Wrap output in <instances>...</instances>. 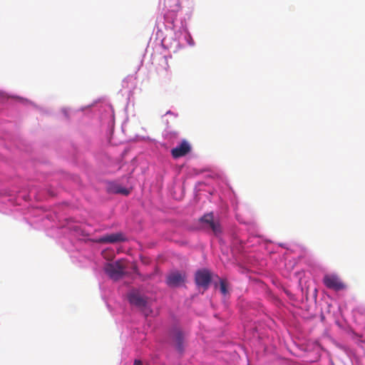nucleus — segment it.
<instances>
[{
	"label": "nucleus",
	"mask_w": 365,
	"mask_h": 365,
	"mask_svg": "<svg viewBox=\"0 0 365 365\" xmlns=\"http://www.w3.org/2000/svg\"><path fill=\"white\" fill-rule=\"evenodd\" d=\"M125 261L119 259L113 263H108L104 267L105 272L113 279L118 280L125 274Z\"/></svg>",
	"instance_id": "obj_1"
},
{
	"label": "nucleus",
	"mask_w": 365,
	"mask_h": 365,
	"mask_svg": "<svg viewBox=\"0 0 365 365\" xmlns=\"http://www.w3.org/2000/svg\"><path fill=\"white\" fill-rule=\"evenodd\" d=\"M128 302L130 304L143 309L147 305V298L141 294L137 289H131L127 294Z\"/></svg>",
	"instance_id": "obj_2"
},
{
	"label": "nucleus",
	"mask_w": 365,
	"mask_h": 365,
	"mask_svg": "<svg viewBox=\"0 0 365 365\" xmlns=\"http://www.w3.org/2000/svg\"><path fill=\"white\" fill-rule=\"evenodd\" d=\"M324 285L331 289L339 291L345 289V284L335 274H325L323 278Z\"/></svg>",
	"instance_id": "obj_3"
},
{
	"label": "nucleus",
	"mask_w": 365,
	"mask_h": 365,
	"mask_svg": "<svg viewBox=\"0 0 365 365\" xmlns=\"http://www.w3.org/2000/svg\"><path fill=\"white\" fill-rule=\"evenodd\" d=\"M195 279L197 286L206 289L211 282V274L207 269L199 270L195 274Z\"/></svg>",
	"instance_id": "obj_4"
},
{
	"label": "nucleus",
	"mask_w": 365,
	"mask_h": 365,
	"mask_svg": "<svg viewBox=\"0 0 365 365\" xmlns=\"http://www.w3.org/2000/svg\"><path fill=\"white\" fill-rule=\"evenodd\" d=\"M191 150V145L186 140H182L179 145L171 150V155L174 158H179L186 155Z\"/></svg>",
	"instance_id": "obj_5"
},
{
	"label": "nucleus",
	"mask_w": 365,
	"mask_h": 365,
	"mask_svg": "<svg viewBox=\"0 0 365 365\" xmlns=\"http://www.w3.org/2000/svg\"><path fill=\"white\" fill-rule=\"evenodd\" d=\"M201 222L210 228L215 235L221 233L220 225L215 221L212 213L206 214L201 217Z\"/></svg>",
	"instance_id": "obj_6"
},
{
	"label": "nucleus",
	"mask_w": 365,
	"mask_h": 365,
	"mask_svg": "<svg viewBox=\"0 0 365 365\" xmlns=\"http://www.w3.org/2000/svg\"><path fill=\"white\" fill-rule=\"evenodd\" d=\"M125 240L126 237L122 232H116L102 236L97 240V242L99 243H115Z\"/></svg>",
	"instance_id": "obj_7"
},
{
	"label": "nucleus",
	"mask_w": 365,
	"mask_h": 365,
	"mask_svg": "<svg viewBox=\"0 0 365 365\" xmlns=\"http://www.w3.org/2000/svg\"><path fill=\"white\" fill-rule=\"evenodd\" d=\"M185 276L179 272H172L168 275L166 282L168 286L176 287L184 282Z\"/></svg>",
	"instance_id": "obj_8"
},
{
	"label": "nucleus",
	"mask_w": 365,
	"mask_h": 365,
	"mask_svg": "<svg viewBox=\"0 0 365 365\" xmlns=\"http://www.w3.org/2000/svg\"><path fill=\"white\" fill-rule=\"evenodd\" d=\"M172 338L175 343L178 351L182 353L184 350L183 339L184 336L182 331L179 329H175L171 334Z\"/></svg>",
	"instance_id": "obj_9"
},
{
	"label": "nucleus",
	"mask_w": 365,
	"mask_h": 365,
	"mask_svg": "<svg viewBox=\"0 0 365 365\" xmlns=\"http://www.w3.org/2000/svg\"><path fill=\"white\" fill-rule=\"evenodd\" d=\"M108 190L111 193L121 194L125 196L130 194V190L121 186L119 184L113 182L108 184Z\"/></svg>",
	"instance_id": "obj_10"
},
{
	"label": "nucleus",
	"mask_w": 365,
	"mask_h": 365,
	"mask_svg": "<svg viewBox=\"0 0 365 365\" xmlns=\"http://www.w3.org/2000/svg\"><path fill=\"white\" fill-rule=\"evenodd\" d=\"M169 69L170 66L168 60L164 57L163 59L162 64L160 65V68H157V73L159 76H161L164 78H168L169 76Z\"/></svg>",
	"instance_id": "obj_11"
},
{
	"label": "nucleus",
	"mask_w": 365,
	"mask_h": 365,
	"mask_svg": "<svg viewBox=\"0 0 365 365\" xmlns=\"http://www.w3.org/2000/svg\"><path fill=\"white\" fill-rule=\"evenodd\" d=\"M165 6L173 12H177L180 9L178 0H165Z\"/></svg>",
	"instance_id": "obj_12"
},
{
	"label": "nucleus",
	"mask_w": 365,
	"mask_h": 365,
	"mask_svg": "<svg viewBox=\"0 0 365 365\" xmlns=\"http://www.w3.org/2000/svg\"><path fill=\"white\" fill-rule=\"evenodd\" d=\"M220 292H222V294L224 295L227 294L228 291H227V284H226L225 281L220 280Z\"/></svg>",
	"instance_id": "obj_13"
},
{
	"label": "nucleus",
	"mask_w": 365,
	"mask_h": 365,
	"mask_svg": "<svg viewBox=\"0 0 365 365\" xmlns=\"http://www.w3.org/2000/svg\"><path fill=\"white\" fill-rule=\"evenodd\" d=\"M133 365H143V363L140 360H135Z\"/></svg>",
	"instance_id": "obj_14"
}]
</instances>
